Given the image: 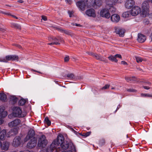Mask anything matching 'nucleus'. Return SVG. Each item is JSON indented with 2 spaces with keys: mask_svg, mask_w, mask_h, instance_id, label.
<instances>
[{
  "mask_svg": "<svg viewBox=\"0 0 152 152\" xmlns=\"http://www.w3.org/2000/svg\"><path fill=\"white\" fill-rule=\"evenodd\" d=\"M34 135V132L32 129H30L28 131V134L24 139L25 142H26L29 139L32 138L31 140L27 144V146L29 148L35 147L37 145V141L35 138L33 137Z\"/></svg>",
  "mask_w": 152,
  "mask_h": 152,
  "instance_id": "nucleus-1",
  "label": "nucleus"
},
{
  "mask_svg": "<svg viewBox=\"0 0 152 152\" xmlns=\"http://www.w3.org/2000/svg\"><path fill=\"white\" fill-rule=\"evenodd\" d=\"M12 111V113L8 115V117L10 118H11L12 116L14 117H23L25 115V114L22 112L21 109L19 107H13Z\"/></svg>",
  "mask_w": 152,
  "mask_h": 152,
  "instance_id": "nucleus-2",
  "label": "nucleus"
},
{
  "mask_svg": "<svg viewBox=\"0 0 152 152\" xmlns=\"http://www.w3.org/2000/svg\"><path fill=\"white\" fill-rule=\"evenodd\" d=\"M149 6L148 2L146 1H144L142 4V11L141 15L143 17L148 16L149 14Z\"/></svg>",
  "mask_w": 152,
  "mask_h": 152,
  "instance_id": "nucleus-3",
  "label": "nucleus"
},
{
  "mask_svg": "<svg viewBox=\"0 0 152 152\" xmlns=\"http://www.w3.org/2000/svg\"><path fill=\"white\" fill-rule=\"evenodd\" d=\"M48 141L46 139L45 136L43 135H41L39 138L38 142L39 147H44L47 144Z\"/></svg>",
  "mask_w": 152,
  "mask_h": 152,
  "instance_id": "nucleus-4",
  "label": "nucleus"
},
{
  "mask_svg": "<svg viewBox=\"0 0 152 152\" xmlns=\"http://www.w3.org/2000/svg\"><path fill=\"white\" fill-rule=\"evenodd\" d=\"M85 2L86 7L88 8L94 7L95 5L100 6L101 4V2L97 3L95 0H87Z\"/></svg>",
  "mask_w": 152,
  "mask_h": 152,
  "instance_id": "nucleus-5",
  "label": "nucleus"
},
{
  "mask_svg": "<svg viewBox=\"0 0 152 152\" xmlns=\"http://www.w3.org/2000/svg\"><path fill=\"white\" fill-rule=\"evenodd\" d=\"M100 15L102 17L109 18H110V15L109 11L106 7V8L102 9L100 12Z\"/></svg>",
  "mask_w": 152,
  "mask_h": 152,
  "instance_id": "nucleus-6",
  "label": "nucleus"
},
{
  "mask_svg": "<svg viewBox=\"0 0 152 152\" xmlns=\"http://www.w3.org/2000/svg\"><path fill=\"white\" fill-rule=\"evenodd\" d=\"M141 12V9L138 6H134L131 10L130 12L133 16H135L138 15Z\"/></svg>",
  "mask_w": 152,
  "mask_h": 152,
  "instance_id": "nucleus-7",
  "label": "nucleus"
},
{
  "mask_svg": "<svg viewBox=\"0 0 152 152\" xmlns=\"http://www.w3.org/2000/svg\"><path fill=\"white\" fill-rule=\"evenodd\" d=\"M86 14L88 17L94 18L96 17V14L95 10L93 9H90L87 10L85 12Z\"/></svg>",
  "mask_w": 152,
  "mask_h": 152,
  "instance_id": "nucleus-8",
  "label": "nucleus"
},
{
  "mask_svg": "<svg viewBox=\"0 0 152 152\" xmlns=\"http://www.w3.org/2000/svg\"><path fill=\"white\" fill-rule=\"evenodd\" d=\"M20 121L19 119H16L14 120L9 123L8 125L10 127L16 126L20 123Z\"/></svg>",
  "mask_w": 152,
  "mask_h": 152,
  "instance_id": "nucleus-9",
  "label": "nucleus"
},
{
  "mask_svg": "<svg viewBox=\"0 0 152 152\" xmlns=\"http://www.w3.org/2000/svg\"><path fill=\"white\" fill-rule=\"evenodd\" d=\"M77 6L82 11H84L86 7L85 2L83 1H78L76 3Z\"/></svg>",
  "mask_w": 152,
  "mask_h": 152,
  "instance_id": "nucleus-10",
  "label": "nucleus"
},
{
  "mask_svg": "<svg viewBox=\"0 0 152 152\" xmlns=\"http://www.w3.org/2000/svg\"><path fill=\"white\" fill-rule=\"evenodd\" d=\"M106 7L108 9L109 12H114L115 11L116 9L113 6V5L114 4L113 3L112 4H110L108 1H106Z\"/></svg>",
  "mask_w": 152,
  "mask_h": 152,
  "instance_id": "nucleus-11",
  "label": "nucleus"
},
{
  "mask_svg": "<svg viewBox=\"0 0 152 152\" xmlns=\"http://www.w3.org/2000/svg\"><path fill=\"white\" fill-rule=\"evenodd\" d=\"M20 140L21 138L20 137H16L13 140L12 145L15 147H18L20 144Z\"/></svg>",
  "mask_w": 152,
  "mask_h": 152,
  "instance_id": "nucleus-12",
  "label": "nucleus"
},
{
  "mask_svg": "<svg viewBox=\"0 0 152 152\" xmlns=\"http://www.w3.org/2000/svg\"><path fill=\"white\" fill-rule=\"evenodd\" d=\"M6 62L10 61H18V57L15 55H10L7 56L5 58Z\"/></svg>",
  "mask_w": 152,
  "mask_h": 152,
  "instance_id": "nucleus-13",
  "label": "nucleus"
},
{
  "mask_svg": "<svg viewBox=\"0 0 152 152\" xmlns=\"http://www.w3.org/2000/svg\"><path fill=\"white\" fill-rule=\"evenodd\" d=\"M134 4V1L133 0H127L125 4V7L127 9L131 8Z\"/></svg>",
  "mask_w": 152,
  "mask_h": 152,
  "instance_id": "nucleus-14",
  "label": "nucleus"
},
{
  "mask_svg": "<svg viewBox=\"0 0 152 152\" xmlns=\"http://www.w3.org/2000/svg\"><path fill=\"white\" fill-rule=\"evenodd\" d=\"M146 37L145 35L141 34H138L137 40L138 42L143 43L146 40Z\"/></svg>",
  "mask_w": 152,
  "mask_h": 152,
  "instance_id": "nucleus-15",
  "label": "nucleus"
},
{
  "mask_svg": "<svg viewBox=\"0 0 152 152\" xmlns=\"http://www.w3.org/2000/svg\"><path fill=\"white\" fill-rule=\"evenodd\" d=\"M18 132V129L16 128L12 129L7 134V137H9L11 135L16 134Z\"/></svg>",
  "mask_w": 152,
  "mask_h": 152,
  "instance_id": "nucleus-16",
  "label": "nucleus"
},
{
  "mask_svg": "<svg viewBox=\"0 0 152 152\" xmlns=\"http://www.w3.org/2000/svg\"><path fill=\"white\" fill-rule=\"evenodd\" d=\"M111 19L113 22H118L120 20V17L118 14H114L111 16Z\"/></svg>",
  "mask_w": 152,
  "mask_h": 152,
  "instance_id": "nucleus-17",
  "label": "nucleus"
},
{
  "mask_svg": "<svg viewBox=\"0 0 152 152\" xmlns=\"http://www.w3.org/2000/svg\"><path fill=\"white\" fill-rule=\"evenodd\" d=\"M4 110V107L0 106V115L1 118H4L7 115V112Z\"/></svg>",
  "mask_w": 152,
  "mask_h": 152,
  "instance_id": "nucleus-18",
  "label": "nucleus"
},
{
  "mask_svg": "<svg viewBox=\"0 0 152 152\" xmlns=\"http://www.w3.org/2000/svg\"><path fill=\"white\" fill-rule=\"evenodd\" d=\"M49 40L51 42V43L48 44L50 45H58L59 44V43H58V39L56 38L53 37H50L49 39Z\"/></svg>",
  "mask_w": 152,
  "mask_h": 152,
  "instance_id": "nucleus-19",
  "label": "nucleus"
},
{
  "mask_svg": "<svg viewBox=\"0 0 152 152\" xmlns=\"http://www.w3.org/2000/svg\"><path fill=\"white\" fill-rule=\"evenodd\" d=\"M9 146V143L8 142H3L2 145L1 143V145L0 148L1 147L3 150L7 151L8 149Z\"/></svg>",
  "mask_w": 152,
  "mask_h": 152,
  "instance_id": "nucleus-20",
  "label": "nucleus"
},
{
  "mask_svg": "<svg viewBox=\"0 0 152 152\" xmlns=\"http://www.w3.org/2000/svg\"><path fill=\"white\" fill-rule=\"evenodd\" d=\"M115 32L117 34H118L120 37H123L124 36V31L123 29L119 28H117Z\"/></svg>",
  "mask_w": 152,
  "mask_h": 152,
  "instance_id": "nucleus-21",
  "label": "nucleus"
},
{
  "mask_svg": "<svg viewBox=\"0 0 152 152\" xmlns=\"http://www.w3.org/2000/svg\"><path fill=\"white\" fill-rule=\"evenodd\" d=\"M6 134V131L5 129H3L0 132V139L2 140H4Z\"/></svg>",
  "mask_w": 152,
  "mask_h": 152,
  "instance_id": "nucleus-22",
  "label": "nucleus"
},
{
  "mask_svg": "<svg viewBox=\"0 0 152 152\" xmlns=\"http://www.w3.org/2000/svg\"><path fill=\"white\" fill-rule=\"evenodd\" d=\"M89 54L90 55H91L94 56V57H95L97 59L99 60H100L102 61H104V59L103 58H102V57L101 56H99L97 54H94L92 53H90Z\"/></svg>",
  "mask_w": 152,
  "mask_h": 152,
  "instance_id": "nucleus-23",
  "label": "nucleus"
},
{
  "mask_svg": "<svg viewBox=\"0 0 152 152\" xmlns=\"http://www.w3.org/2000/svg\"><path fill=\"white\" fill-rule=\"evenodd\" d=\"M132 15L130 12L127 11L124 12L122 14V17L125 18H130Z\"/></svg>",
  "mask_w": 152,
  "mask_h": 152,
  "instance_id": "nucleus-24",
  "label": "nucleus"
},
{
  "mask_svg": "<svg viewBox=\"0 0 152 152\" xmlns=\"http://www.w3.org/2000/svg\"><path fill=\"white\" fill-rule=\"evenodd\" d=\"M109 59L112 61H114L115 62H117L118 61V60L116 58L115 56L111 55L108 57Z\"/></svg>",
  "mask_w": 152,
  "mask_h": 152,
  "instance_id": "nucleus-25",
  "label": "nucleus"
},
{
  "mask_svg": "<svg viewBox=\"0 0 152 152\" xmlns=\"http://www.w3.org/2000/svg\"><path fill=\"white\" fill-rule=\"evenodd\" d=\"M7 98L5 94L3 93H0V99L2 101H5Z\"/></svg>",
  "mask_w": 152,
  "mask_h": 152,
  "instance_id": "nucleus-26",
  "label": "nucleus"
},
{
  "mask_svg": "<svg viewBox=\"0 0 152 152\" xmlns=\"http://www.w3.org/2000/svg\"><path fill=\"white\" fill-rule=\"evenodd\" d=\"M26 102V100L23 99H21L18 102V104L20 105H23Z\"/></svg>",
  "mask_w": 152,
  "mask_h": 152,
  "instance_id": "nucleus-27",
  "label": "nucleus"
},
{
  "mask_svg": "<svg viewBox=\"0 0 152 152\" xmlns=\"http://www.w3.org/2000/svg\"><path fill=\"white\" fill-rule=\"evenodd\" d=\"M125 80L127 82H129L130 81H135L136 80L135 79L134 77H125Z\"/></svg>",
  "mask_w": 152,
  "mask_h": 152,
  "instance_id": "nucleus-28",
  "label": "nucleus"
},
{
  "mask_svg": "<svg viewBox=\"0 0 152 152\" xmlns=\"http://www.w3.org/2000/svg\"><path fill=\"white\" fill-rule=\"evenodd\" d=\"M123 0H112V3L114 4H121L123 2Z\"/></svg>",
  "mask_w": 152,
  "mask_h": 152,
  "instance_id": "nucleus-29",
  "label": "nucleus"
},
{
  "mask_svg": "<svg viewBox=\"0 0 152 152\" xmlns=\"http://www.w3.org/2000/svg\"><path fill=\"white\" fill-rule=\"evenodd\" d=\"M135 58L137 63L141 62L143 60L142 58L136 56Z\"/></svg>",
  "mask_w": 152,
  "mask_h": 152,
  "instance_id": "nucleus-30",
  "label": "nucleus"
},
{
  "mask_svg": "<svg viewBox=\"0 0 152 152\" xmlns=\"http://www.w3.org/2000/svg\"><path fill=\"white\" fill-rule=\"evenodd\" d=\"M141 96L142 97H152V94H142Z\"/></svg>",
  "mask_w": 152,
  "mask_h": 152,
  "instance_id": "nucleus-31",
  "label": "nucleus"
},
{
  "mask_svg": "<svg viewBox=\"0 0 152 152\" xmlns=\"http://www.w3.org/2000/svg\"><path fill=\"white\" fill-rule=\"evenodd\" d=\"M45 121L46 123L49 126L51 124V122L49 120L48 118L46 117L45 119Z\"/></svg>",
  "mask_w": 152,
  "mask_h": 152,
  "instance_id": "nucleus-32",
  "label": "nucleus"
},
{
  "mask_svg": "<svg viewBox=\"0 0 152 152\" xmlns=\"http://www.w3.org/2000/svg\"><path fill=\"white\" fill-rule=\"evenodd\" d=\"M10 99L14 102H16L17 101V98L15 96H11L10 97Z\"/></svg>",
  "mask_w": 152,
  "mask_h": 152,
  "instance_id": "nucleus-33",
  "label": "nucleus"
},
{
  "mask_svg": "<svg viewBox=\"0 0 152 152\" xmlns=\"http://www.w3.org/2000/svg\"><path fill=\"white\" fill-rule=\"evenodd\" d=\"M109 86H110L109 85H106L102 88V89L104 90L107 89L109 88Z\"/></svg>",
  "mask_w": 152,
  "mask_h": 152,
  "instance_id": "nucleus-34",
  "label": "nucleus"
},
{
  "mask_svg": "<svg viewBox=\"0 0 152 152\" xmlns=\"http://www.w3.org/2000/svg\"><path fill=\"white\" fill-rule=\"evenodd\" d=\"M0 62H6V61L5 60V59L4 58H0Z\"/></svg>",
  "mask_w": 152,
  "mask_h": 152,
  "instance_id": "nucleus-35",
  "label": "nucleus"
},
{
  "mask_svg": "<svg viewBox=\"0 0 152 152\" xmlns=\"http://www.w3.org/2000/svg\"><path fill=\"white\" fill-rule=\"evenodd\" d=\"M64 61L65 62L68 61L69 60V57L68 56H66L65 58H64Z\"/></svg>",
  "mask_w": 152,
  "mask_h": 152,
  "instance_id": "nucleus-36",
  "label": "nucleus"
},
{
  "mask_svg": "<svg viewBox=\"0 0 152 152\" xmlns=\"http://www.w3.org/2000/svg\"><path fill=\"white\" fill-rule=\"evenodd\" d=\"M115 56L116 58H122L120 54H116L115 55Z\"/></svg>",
  "mask_w": 152,
  "mask_h": 152,
  "instance_id": "nucleus-37",
  "label": "nucleus"
},
{
  "mask_svg": "<svg viewBox=\"0 0 152 152\" xmlns=\"http://www.w3.org/2000/svg\"><path fill=\"white\" fill-rule=\"evenodd\" d=\"M74 76V75L73 74H70L68 75H67V77H69L70 78H73Z\"/></svg>",
  "mask_w": 152,
  "mask_h": 152,
  "instance_id": "nucleus-38",
  "label": "nucleus"
},
{
  "mask_svg": "<svg viewBox=\"0 0 152 152\" xmlns=\"http://www.w3.org/2000/svg\"><path fill=\"white\" fill-rule=\"evenodd\" d=\"M127 91L129 92H134L136 91L132 89H129L127 90Z\"/></svg>",
  "mask_w": 152,
  "mask_h": 152,
  "instance_id": "nucleus-39",
  "label": "nucleus"
},
{
  "mask_svg": "<svg viewBox=\"0 0 152 152\" xmlns=\"http://www.w3.org/2000/svg\"><path fill=\"white\" fill-rule=\"evenodd\" d=\"M121 64L124 65H127V63L124 61H122L121 62Z\"/></svg>",
  "mask_w": 152,
  "mask_h": 152,
  "instance_id": "nucleus-40",
  "label": "nucleus"
},
{
  "mask_svg": "<svg viewBox=\"0 0 152 152\" xmlns=\"http://www.w3.org/2000/svg\"><path fill=\"white\" fill-rule=\"evenodd\" d=\"M143 87L145 89L148 90L150 88L148 86H143Z\"/></svg>",
  "mask_w": 152,
  "mask_h": 152,
  "instance_id": "nucleus-41",
  "label": "nucleus"
},
{
  "mask_svg": "<svg viewBox=\"0 0 152 152\" xmlns=\"http://www.w3.org/2000/svg\"><path fill=\"white\" fill-rule=\"evenodd\" d=\"M90 134H91V132H87L85 134V136L86 137H87V136L89 135H90Z\"/></svg>",
  "mask_w": 152,
  "mask_h": 152,
  "instance_id": "nucleus-42",
  "label": "nucleus"
},
{
  "mask_svg": "<svg viewBox=\"0 0 152 152\" xmlns=\"http://www.w3.org/2000/svg\"><path fill=\"white\" fill-rule=\"evenodd\" d=\"M4 122V120L1 118H0V125L2 124Z\"/></svg>",
  "mask_w": 152,
  "mask_h": 152,
  "instance_id": "nucleus-43",
  "label": "nucleus"
},
{
  "mask_svg": "<svg viewBox=\"0 0 152 152\" xmlns=\"http://www.w3.org/2000/svg\"><path fill=\"white\" fill-rule=\"evenodd\" d=\"M42 19L45 21L47 20V18L45 16H42Z\"/></svg>",
  "mask_w": 152,
  "mask_h": 152,
  "instance_id": "nucleus-44",
  "label": "nucleus"
},
{
  "mask_svg": "<svg viewBox=\"0 0 152 152\" xmlns=\"http://www.w3.org/2000/svg\"><path fill=\"white\" fill-rule=\"evenodd\" d=\"M15 26L18 28H20V26L18 24H15Z\"/></svg>",
  "mask_w": 152,
  "mask_h": 152,
  "instance_id": "nucleus-45",
  "label": "nucleus"
},
{
  "mask_svg": "<svg viewBox=\"0 0 152 152\" xmlns=\"http://www.w3.org/2000/svg\"><path fill=\"white\" fill-rule=\"evenodd\" d=\"M66 1L67 2L69 3V4H70L71 2V0H66Z\"/></svg>",
  "mask_w": 152,
  "mask_h": 152,
  "instance_id": "nucleus-46",
  "label": "nucleus"
},
{
  "mask_svg": "<svg viewBox=\"0 0 152 152\" xmlns=\"http://www.w3.org/2000/svg\"><path fill=\"white\" fill-rule=\"evenodd\" d=\"M18 2L20 3H22L23 2V1L22 0H19L18 1Z\"/></svg>",
  "mask_w": 152,
  "mask_h": 152,
  "instance_id": "nucleus-47",
  "label": "nucleus"
},
{
  "mask_svg": "<svg viewBox=\"0 0 152 152\" xmlns=\"http://www.w3.org/2000/svg\"><path fill=\"white\" fill-rule=\"evenodd\" d=\"M75 25L76 26H80V25L77 24H76V23H75Z\"/></svg>",
  "mask_w": 152,
  "mask_h": 152,
  "instance_id": "nucleus-48",
  "label": "nucleus"
},
{
  "mask_svg": "<svg viewBox=\"0 0 152 152\" xmlns=\"http://www.w3.org/2000/svg\"><path fill=\"white\" fill-rule=\"evenodd\" d=\"M12 16L13 18H15L16 19H18V18L16 17V16H15V15H12Z\"/></svg>",
  "mask_w": 152,
  "mask_h": 152,
  "instance_id": "nucleus-49",
  "label": "nucleus"
},
{
  "mask_svg": "<svg viewBox=\"0 0 152 152\" xmlns=\"http://www.w3.org/2000/svg\"><path fill=\"white\" fill-rule=\"evenodd\" d=\"M150 38H151V41H152V33H151V35L150 36Z\"/></svg>",
  "mask_w": 152,
  "mask_h": 152,
  "instance_id": "nucleus-50",
  "label": "nucleus"
},
{
  "mask_svg": "<svg viewBox=\"0 0 152 152\" xmlns=\"http://www.w3.org/2000/svg\"><path fill=\"white\" fill-rule=\"evenodd\" d=\"M69 17H72V15L71 14L69 13Z\"/></svg>",
  "mask_w": 152,
  "mask_h": 152,
  "instance_id": "nucleus-51",
  "label": "nucleus"
},
{
  "mask_svg": "<svg viewBox=\"0 0 152 152\" xmlns=\"http://www.w3.org/2000/svg\"><path fill=\"white\" fill-rule=\"evenodd\" d=\"M32 70H33V71H35V72H37V71H36V70H34L32 69ZM37 72H39V73H40V72H37Z\"/></svg>",
  "mask_w": 152,
  "mask_h": 152,
  "instance_id": "nucleus-52",
  "label": "nucleus"
},
{
  "mask_svg": "<svg viewBox=\"0 0 152 152\" xmlns=\"http://www.w3.org/2000/svg\"><path fill=\"white\" fill-rule=\"evenodd\" d=\"M18 47H19V48H20L21 47V46H20V45H19L18 46Z\"/></svg>",
  "mask_w": 152,
  "mask_h": 152,
  "instance_id": "nucleus-53",
  "label": "nucleus"
},
{
  "mask_svg": "<svg viewBox=\"0 0 152 152\" xmlns=\"http://www.w3.org/2000/svg\"><path fill=\"white\" fill-rule=\"evenodd\" d=\"M19 152H24L23 151H20Z\"/></svg>",
  "mask_w": 152,
  "mask_h": 152,
  "instance_id": "nucleus-54",
  "label": "nucleus"
},
{
  "mask_svg": "<svg viewBox=\"0 0 152 152\" xmlns=\"http://www.w3.org/2000/svg\"><path fill=\"white\" fill-rule=\"evenodd\" d=\"M72 25H74V24H73V23H72Z\"/></svg>",
  "mask_w": 152,
  "mask_h": 152,
  "instance_id": "nucleus-55",
  "label": "nucleus"
},
{
  "mask_svg": "<svg viewBox=\"0 0 152 152\" xmlns=\"http://www.w3.org/2000/svg\"><path fill=\"white\" fill-rule=\"evenodd\" d=\"M72 129L73 130H74V129H73L72 128Z\"/></svg>",
  "mask_w": 152,
  "mask_h": 152,
  "instance_id": "nucleus-56",
  "label": "nucleus"
},
{
  "mask_svg": "<svg viewBox=\"0 0 152 152\" xmlns=\"http://www.w3.org/2000/svg\"><path fill=\"white\" fill-rule=\"evenodd\" d=\"M1 30V28H0V30Z\"/></svg>",
  "mask_w": 152,
  "mask_h": 152,
  "instance_id": "nucleus-57",
  "label": "nucleus"
}]
</instances>
